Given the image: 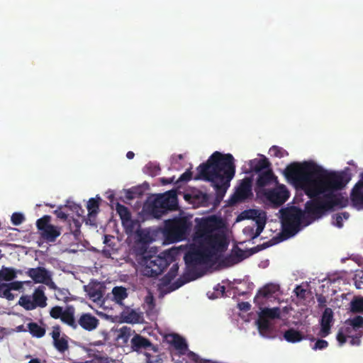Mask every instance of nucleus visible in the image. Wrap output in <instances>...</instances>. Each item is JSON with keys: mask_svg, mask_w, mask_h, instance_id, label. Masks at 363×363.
Here are the masks:
<instances>
[{"mask_svg": "<svg viewBox=\"0 0 363 363\" xmlns=\"http://www.w3.org/2000/svg\"><path fill=\"white\" fill-rule=\"evenodd\" d=\"M284 172L300 194L294 197V203L303 201L302 193L309 199L303 210L296 206L281 210L282 233L289 238L318 219V164L313 162H294Z\"/></svg>", "mask_w": 363, "mask_h": 363, "instance_id": "obj_1", "label": "nucleus"}, {"mask_svg": "<svg viewBox=\"0 0 363 363\" xmlns=\"http://www.w3.org/2000/svg\"><path fill=\"white\" fill-rule=\"evenodd\" d=\"M198 174L194 179H202L210 182L214 187L216 200L219 203L223 199L230 182L235 174V164L233 156L230 154H222L214 152L206 162L198 167Z\"/></svg>", "mask_w": 363, "mask_h": 363, "instance_id": "obj_2", "label": "nucleus"}, {"mask_svg": "<svg viewBox=\"0 0 363 363\" xmlns=\"http://www.w3.org/2000/svg\"><path fill=\"white\" fill-rule=\"evenodd\" d=\"M352 176L349 169L340 172L329 171L319 165V218L327 211L344 208L347 198L335 191L343 189Z\"/></svg>", "mask_w": 363, "mask_h": 363, "instance_id": "obj_3", "label": "nucleus"}, {"mask_svg": "<svg viewBox=\"0 0 363 363\" xmlns=\"http://www.w3.org/2000/svg\"><path fill=\"white\" fill-rule=\"evenodd\" d=\"M143 272L144 276L155 278L162 274L166 268L171 265L169 271L160 280L159 289H163V287H168L166 293H169V284L171 281L177 277L179 271V264L175 262V257L170 251H164L158 255H150L148 257H144L143 262Z\"/></svg>", "mask_w": 363, "mask_h": 363, "instance_id": "obj_4", "label": "nucleus"}, {"mask_svg": "<svg viewBox=\"0 0 363 363\" xmlns=\"http://www.w3.org/2000/svg\"><path fill=\"white\" fill-rule=\"evenodd\" d=\"M212 257L210 251L203 245L198 244L196 247H193L184 255V261L188 272L171 284L168 292L173 291L186 283L197 278L198 276L194 273L195 267L199 264L207 263Z\"/></svg>", "mask_w": 363, "mask_h": 363, "instance_id": "obj_5", "label": "nucleus"}, {"mask_svg": "<svg viewBox=\"0 0 363 363\" xmlns=\"http://www.w3.org/2000/svg\"><path fill=\"white\" fill-rule=\"evenodd\" d=\"M192 226L191 221L186 217H177L165 220L164 235L171 242L186 239Z\"/></svg>", "mask_w": 363, "mask_h": 363, "instance_id": "obj_6", "label": "nucleus"}, {"mask_svg": "<svg viewBox=\"0 0 363 363\" xmlns=\"http://www.w3.org/2000/svg\"><path fill=\"white\" fill-rule=\"evenodd\" d=\"M45 286L36 288L32 296L23 295L18 300V304L26 311H32L38 307L45 308L47 306V297L45 294Z\"/></svg>", "mask_w": 363, "mask_h": 363, "instance_id": "obj_7", "label": "nucleus"}, {"mask_svg": "<svg viewBox=\"0 0 363 363\" xmlns=\"http://www.w3.org/2000/svg\"><path fill=\"white\" fill-rule=\"evenodd\" d=\"M220 220L216 216L201 218L196 225L194 240L197 242L218 232Z\"/></svg>", "mask_w": 363, "mask_h": 363, "instance_id": "obj_8", "label": "nucleus"}, {"mask_svg": "<svg viewBox=\"0 0 363 363\" xmlns=\"http://www.w3.org/2000/svg\"><path fill=\"white\" fill-rule=\"evenodd\" d=\"M196 243L203 245L205 247L210 251L212 256L216 255L218 252L225 251L228 246L225 235L223 233L219 231L207 236Z\"/></svg>", "mask_w": 363, "mask_h": 363, "instance_id": "obj_9", "label": "nucleus"}, {"mask_svg": "<svg viewBox=\"0 0 363 363\" xmlns=\"http://www.w3.org/2000/svg\"><path fill=\"white\" fill-rule=\"evenodd\" d=\"M339 281L336 274H330L320 279L319 288L321 289V293L319 294V308L324 307L328 300H331L332 296L336 293L335 284Z\"/></svg>", "mask_w": 363, "mask_h": 363, "instance_id": "obj_10", "label": "nucleus"}, {"mask_svg": "<svg viewBox=\"0 0 363 363\" xmlns=\"http://www.w3.org/2000/svg\"><path fill=\"white\" fill-rule=\"evenodd\" d=\"M50 216H44L37 220L36 226L44 240L53 242L61 235V228L50 224Z\"/></svg>", "mask_w": 363, "mask_h": 363, "instance_id": "obj_11", "label": "nucleus"}, {"mask_svg": "<svg viewBox=\"0 0 363 363\" xmlns=\"http://www.w3.org/2000/svg\"><path fill=\"white\" fill-rule=\"evenodd\" d=\"M274 243L272 242V240L264 242L262 245H258L256 247H254L251 249V253L249 254L247 252L244 251L243 250L237 247L235 250H233L231 253V255L228 257H226L225 258V262L228 265H233L235 264H238L249 257L251 254L256 253L260 250H262L264 249H266L272 245H273Z\"/></svg>", "mask_w": 363, "mask_h": 363, "instance_id": "obj_12", "label": "nucleus"}, {"mask_svg": "<svg viewBox=\"0 0 363 363\" xmlns=\"http://www.w3.org/2000/svg\"><path fill=\"white\" fill-rule=\"evenodd\" d=\"M252 177H245L241 180L235 194L231 198L233 203L242 201L252 196Z\"/></svg>", "mask_w": 363, "mask_h": 363, "instance_id": "obj_13", "label": "nucleus"}, {"mask_svg": "<svg viewBox=\"0 0 363 363\" xmlns=\"http://www.w3.org/2000/svg\"><path fill=\"white\" fill-rule=\"evenodd\" d=\"M130 348L132 351L142 352L143 351L158 352V347L152 342L140 334H135L130 340Z\"/></svg>", "mask_w": 363, "mask_h": 363, "instance_id": "obj_14", "label": "nucleus"}, {"mask_svg": "<svg viewBox=\"0 0 363 363\" xmlns=\"http://www.w3.org/2000/svg\"><path fill=\"white\" fill-rule=\"evenodd\" d=\"M289 197V191L284 185L279 186L267 193V199L278 206L282 205Z\"/></svg>", "mask_w": 363, "mask_h": 363, "instance_id": "obj_15", "label": "nucleus"}, {"mask_svg": "<svg viewBox=\"0 0 363 363\" xmlns=\"http://www.w3.org/2000/svg\"><path fill=\"white\" fill-rule=\"evenodd\" d=\"M26 274L30 277L35 283H47L51 279V273L45 267H38L35 268H29Z\"/></svg>", "mask_w": 363, "mask_h": 363, "instance_id": "obj_16", "label": "nucleus"}, {"mask_svg": "<svg viewBox=\"0 0 363 363\" xmlns=\"http://www.w3.org/2000/svg\"><path fill=\"white\" fill-rule=\"evenodd\" d=\"M184 199L186 201L197 206H208L210 203L211 196L199 191L191 194H186Z\"/></svg>", "mask_w": 363, "mask_h": 363, "instance_id": "obj_17", "label": "nucleus"}, {"mask_svg": "<svg viewBox=\"0 0 363 363\" xmlns=\"http://www.w3.org/2000/svg\"><path fill=\"white\" fill-rule=\"evenodd\" d=\"M333 311L330 308H326L323 313L320 320L319 335L325 337L330 333V328L333 323Z\"/></svg>", "mask_w": 363, "mask_h": 363, "instance_id": "obj_18", "label": "nucleus"}, {"mask_svg": "<svg viewBox=\"0 0 363 363\" xmlns=\"http://www.w3.org/2000/svg\"><path fill=\"white\" fill-rule=\"evenodd\" d=\"M77 327L80 326L85 330L92 331L95 330L99 324V319L89 313H82L77 320Z\"/></svg>", "mask_w": 363, "mask_h": 363, "instance_id": "obj_19", "label": "nucleus"}, {"mask_svg": "<svg viewBox=\"0 0 363 363\" xmlns=\"http://www.w3.org/2000/svg\"><path fill=\"white\" fill-rule=\"evenodd\" d=\"M60 327L59 325L54 326L51 333L53 339L55 347L60 352H65L69 347L67 337H60Z\"/></svg>", "mask_w": 363, "mask_h": 363, "instance_id": "obj_20", "label": "nucleus"}, {"mask_svg": "<svg viewBox=\"0 0 363 363\" xmlns=\"http://www.w3.org/2000/svg\"><path fill=\"white\" fill-rule=\"evenodd\" d=\"M160 208L168 211H173L177 208V201L176 196H167L165 195L158 196L153 201Z\"/></svg>", "mask_w": 363, "mask_h": 363, "instance_id": "obj_21", "label": "nucleus"}, {"mask_svg": "<svg viewBox=\"0 0 363 363\" xmlns=\"http://www.w3.org/2000/svg\"><path fill=\"white\" fill-rule=\"evenodd\" d=\"M274 179V175L272 169H267L258 173L255 190L257 191H261L263 188L272 184Z\"/></svg>", "mask_w": 363, "mask_h": 363, "instance_id": "obj_22", "label": "nucleus"}, {"mask_svg": "<svg viewBox=\"0 0 363 363\" xmlns=\"http://www.w3.org/2000/svg\"><path fill=\"white\" fill-rule=\"evenodd\" d=\"M350 199L352 205L357 209H363V185L362 183H357L353 187Z\"/></svg>", "mask_w": 363, "mask_h": 363, "instance_id": "obj_23", "label": "nucleus"}, {"mask_svg": "<svg viewBox=\"0 0 363 363\" xmlns=\"http://www.w3.org/2000/svg\"><path fill=\"white\" fill-rule=\"evenodd\" d=\"M75 309L72 306H67L64 310L61 321L74 330L77 328V320L74 317Z\"/></svg>", "mask_w": 363, "mask_h": 363, "instance_id": "obj_24", "label": "nucleus"}, {"mask_svg": "<svg viewBox=\"0 0 363 363\" xmlns=\"http://www.w3.org/2000/svg\"><path fill=\"white\" fill-rule=\"evenodd\" d=\"M248 164L251 172L260 173L263 172L262 170L269 169L271 164L268 159L263 156L262 159H253L250 160Z\"/></svg>", "mask_w": 363, "mask_h": 363, "instance_id": "obj_25", "label": "nucleus"}, {"mask_svg": "<svg viewBox=\"0 0 363 363\" xmlns=\"http://www.w3.org/2000/svg\"><path fill=\"white\" fill-rule=\"evenodd\" d=\"M149 245L147 243L140 242L135 240V243L133 247L134 254L136 257L140 259V262H143L144 260V257H148L150 255H149L148 248Z\"/></svg>", "mask_w": 363, "mask_h": 363, "instance_id": "obj_26", "label": "nucleus"}, {"mask_svg": "<svg viewBox=\"0 0 363 363\" xmlns=\"http://www.w3.org/2000/svg\"><path fill=\"white\" fill-rule=\"evenodd\" d=\"M172 340L169 342L181 354H184L188 349L187 343L184 338L178 334L171 335Z\"/></svg>", "mask_w": 363, "mask_h": 363, "instance_id": "obj_27", "label": "nucleus"}, {"mask_svg": "<svg viewBox=\"0 0 363 363\" xmlns=\"http://www.w3.org/2000/svg\"><path fill=\"white\" fill-rule=\"evenodd\" d=\"M279 286L277 284H266L263 288L259 290L256 297L255 299H256L258 297H264L267 298L269 297L274 294H275L277 291H279Z\"/></svg>", "mask_w": 363, "mask_h": 363, "instance_id": "obj_28", "label": "nucleus"}, {"mask_svg": "<svg viewBox=\"0 0 363 363\" xmlns=\"http://www.w3.org/2000/svg\"><path fill=\"white\" fill-rule=\"evenodd\" d=\"M17 272L12 267H2L0 269V283L11 281L16 278Z\"/></svg>", "mask_w": 363, "mask_h": 363, "instance_id": "obj_29", "label": "nucleus"}, {"mask_svg": "<svg viewBox=\"0 0 363 363\" xmlns=\"http://www.w3.org/2000/svg\"><path fill=\"white\" fill-rule=\"evenodd\" d=\"M116 213L120 216L122 224L130 222L131 213L128 207L125 206L123 204H121L120 203H117L116 204Z\"/></svg>", "mask_w": 363, "mask_h": 363, "instance_id": "obj_30", "label": "nucleus"}, {"mask_svg": "<svg viewBox=\"0 0 363 363\" xmlns=\"http://www.w3.org/2000/svg\"><path fill=\"white\" fill-rule=\"evenodd\" d=\"M137 334L135 331L128 326H123L118 330L117 338L121 340L123 343L127 344L130 337H133L134 335Z\"/></svg>", "mask_w": 363, "mask_h": 363, "instance_id": "obj_31", "label": "nucleus"}, {"mask_svg": "<svg viewBox=\"0 0 363 363\" xmlns=\"http://www.w3.org/2000/svg\"><path fill=\"white\" fill-rule=\"evenodd\" d=\"M101 199L99 197L91 198L86 205V208L89 212V216L90 218L95 217L96 214L99 211V201Z\"/></svg>", "mask_w": 363, "mask_h": 363, "instance_id": "obj_32", "label": "nucleus"}, {"mask_svg": "<svg viewBox=\"0 0 363 363\" xmlns=\"http://www.w3.org/2000/svg\"><path fill=\"white\" fill-rule=\"evenodd\" d=\"M28 329L29 333L35 337L40 338L45 334V328L41 327L38 323L31 322L28 324Z\"/></svg>", "mask_w": 363, "mask_h": 363, "instance_id": "obj_33", "label": "nucleus"}, {"mask_svg": "<svg viewBox=\"0 0 363 363\" xmlns=\"http://www.w3.org/2000/svg\"><path fill=\"white\" fill-rule=\"evenodd\" d=\"M135 241L150 244L152 239L147 230L138 228L135 230Z\"/></svg>", "mask_w": 363, "mask_h": 363, "instance_id": "obj_34", "label": "nucleus"}, {"mask_svg": "<svg viewBox=\"0 0 363 363\" xmlns=\"http://www.w3.org/2000/svg\"><path fill=\"white\" fill-rule=\"evenodd\" d=\"M284 338L289 342H297L302 340L303 336L301 333L294 329L287 330L284 335Z\"/></svg>", "mask_w": 363, "mask_h": 363, "instance_id": "obj_35", "label": "nucleus"}, {"mask_svg": "<svg viewBox=\"0 0 363 363\" xmlns=\"http://www.w3.org/2000/svg\"><path fill=\"white\" fill-rule=\"evenodd\" d=\"M112 294L116 303H121L128 296L127 290L123 286H115L112 290Z\"/></svg>", "mask_w": 363, "mask_h": 363, "instance_id": "obj_36", "label": "nucleus"}, {"mask_svg": "<svg viewBox=\"0 0 363 363\" xmlns=\"http://www.w3.org/2000/svg\"><path fill=\"white\" fill-rule=\"evenodd\" d=\"M262 315L268 319H275L280 318V308L278 307L268 308H263L260 313Z\"/></svg>", "mask_w": 363, "mask_h": 363, "instance_id": "obj_37", "label": "nucleus"}, {"mask_svg": "<svg viewBox=\"0 0 363 363\" xmlns=\"http://www.w3.org/2000/svg\"><path fill=\"white\" fill-rule=\"evenodd\" d=\"M350 305L352 313H363V297H354Z\"/></svg>", "mask_w": 363, "mask_h": 363, "instance_id": "obj_38", "label": "nucleus"}, {"mask_svg": "<svg viewBox=\"0 0 363 363\" xmlns=\"http://www.w3.org/2000/svg\"><path fill=\"white\" fill-rule=\"evenodd\" d=\"M11 291L7 283H0V297L6 298L8 301H13L15 296Z\"/></svg>", "mask_w": 363, "mask_h": 363, "instance_id": "obj_39", "label": "nucleus"}, {"mask_svg": "<svg viewBox=\"0 0 363 363\" xmlns=\"http://www.w3.org/2000/svg\"><path fill=\"white\" fill-rule=\"evenodd\" d=\"M264 225H265V222H262V221H260V220H257V228H256V230H255V232H254V228H245L244 229V231L245 232H247V231H250L252 233V239H255L257 237L259 236V235L261 234V233L262 232V230H264Z\"/></svg>", "mask_w": 363, "mask_h": 363, "instance_id": "obj_40", "label": "nucleus"}, {"mask_svg": "<svg viewBox=\"0 0 363 363\" xmlns=\"http://www.w3.org/2000/svg\"><path fill=\"white\" fill-rule=\"evenodd\" d=\"M269 154L271 156L279 158H282L289 155L286 150L277 145H274L269 149Z\"/></svg>", "mask_w": 363, "mask_h": 363, "instance_id": "obj_41", "label": "nucleus"}, {"mask_svg": "<svg viewBox=\"0 0 363 363\" xmlns=\"http://www.w3.org/2000/svg\"><path fill=\"white\" fill-rule=\"evenodd\" d=\"M257 325L259 330L267 331L269 330L270 323L268 318L260 313L257 320Z\"/></svg>", "mask_w": 363, "mask_h": 363, "instance_id": "obj_42", "label": "nucleus"}, {"mask_svg": "<svg viewBox=\"0 0 363 363\" xmlns=\"http://www.w3.org/2000/svg\"><path fill=\"white\" fill-rule=\"evenodd\" d=\"M69 228L72 233L77 236L80 233L81 223L79 220L72 218L69 220Z\"/></svg>", "mask_w": 363, "mask_h": 363, "instance_id": "obj_43", "label": "nucleus"}, {"mask_svg": "<svg viewBox=\"0 0 363 363\" xmlns=\"http://www.w3.org/2000/svg\"><path fill=\"white\" fill-rule=\"evenodd\" d=\"M64 310L62 306H56L52 307L50 311V315L52 318H62Z\"/></svg>", "mask_w": 363, "mask_h": 363, "instance_id": "obj_44", "label": "nucleus"}, {"mask_svg": "<svg viewBox=\"0 0 363 363\" xmlns=\"http://www.w3.org/2000/svg\"><path fill=\"white\" fill-rule=\"evenodd\" d=\"M294 293L299 300H304L306 298V295L307 294V290L303 288L301 285L297 286L294 290Z\"/></svg>", "mask_w": 363, "mask_h": 363, "instance_id": "obj_45", "label": "nucleus"}, {"mask_svg": "<svg viewBox=\"0 0 363 363\" xmlns=\"http://www.w3.org/2000/svg\"><path fill=\"white\" fill-rule=\"evenodd\" d=\"M151 212L154 217L157 218H161L163 215L167 213V211L160 208V207H159L155 203H152Z\"/></svg>", "mask_w": 363, "mask_h": 363, "instance_id": "obj_46", "label": "nucleus"}, {"mask_svg": "<svg viewBox=\"0 0 363 363\" xmlns=\"http://www.w3.org/2000/svg\"><path fill=\"white\" fill-rule=\"evenodd\" d=\"M354 285L358 289H363V272L360 271L355 274L354 277Z\"/></svg>", "mask_w": 363, "mask_h": 363, "instance_id": "obj_47", "label": "nucleus"}, {"mask_svg": "<svg viewBox=\"0 0 363 363\" xmlns=\"http://www.w3.org/2000/svg\"><path fill=\"white\" fill-rule=\"evenodd\" d=\"M25 220L24 216L21 213H13L11 216V222L14 225L21 224Z\"/></svg>", "mask_w": 363, "mask_h": 363, "instance_id": "obj_48", "label": "nucleus"}, {"mask_svg": "<svg viewBox=\"0 0 363 363\" xmlns=\"http://www.w3.org/2000/svg\"><path fill=\"white\" fill-rule=\"evenodd\" d=\"M192 178V172L190 169H187L185 172H184L179 178L176 182V184L179 182H187L190 181Z\"/></svg>", "mask_w": 363, "mask_h": 363, "instance_id": "obj_49", "label": "nucleus"}, {"mask_svg": "<svg viewBox=\"0 0 363 363\" xmlns=\"http://www.w3.org/2000/svg\"><path fill=\"white\" fill-rule=\"evenodd\" d=\"M351 325L354 328H359L363 327V317L360 315L355 316L350 320Z\"/></svg>", "mask_w": 363, "mask_h": 363, "instance_id": "obj_50", "label": "nucleus"}, {"mask_svg": "<svg viewBox=\"0 0 363 363\" xmlns=\"http://www.w3.org/2000/svg\"><path fill=\"white\" fill-rule=\"evenodd\" d=\"M146 168L149 170L148 173L151 176H156L157 174H159L160 171L159 165L152 163H149L148 164H147Z\"/></svg>", "mask_w": 363, "mask_h": 363, "instance_id": "obj_51", "label": "nucleus"}, {"mask_svg": "<svg viewBox=\"0 0 363 363\" xmlns=\"http://www.w3.org/2000/svg\"><path fill=\"white\" fill-rule=\"evenodd\" d=\"M145 354L147 363H162V359L159 357V355L152 356L148 352H145Z\"/></svg>", "mask_w": 363, "mask_h": 363, "instance_id": "obj_52", "label": "nucleus"}, {"mask_svg": "<svg viewBox=\"0 0 363 363\" xmlns=\"http://www.w3.org/2000/svg\"><path fill=\"white\" fill-rule=\"evenodd\" d=\"M123 225L126 228L127 231H130V233L134 230L136 225L140 227L138 222L135 220H133L131 217L130 222H128L127 223H125V224H123Z\"/></svg>", "mask_w": 363, "mask_h": 363, "instance_id": "obj_53", "label": "nucleus"}, {"mask_svg": "<svg viewBox=\"0 0 363 363\" xmlns=\"http://www.w3.org/2000/svg\"><path fill=\"white\" fill-rule=\"evenodd\" d=\"M11 290L18 291L23 286V281H16L10 283H7Z\"/></svg>", "mask_w": 363, "mask_h": 363, "instance_id": "obj_54", "label": "nucleus"}, {"mask_svg": "<svg viewBox=\"0 0 363 363\" xmlns=\"http://www.w3.org/2000/svg\"><path fill=\"white\" fill-rule=\"evenodd\" d=\"M68 294H69V291L67 289H60V288L57 289V298L59 300H62V299L67 298Z\"/></svg>", "mask_w": 363, "mask_h": 363, "instance_id": "obj_55", "label": "nucleus"}, {"mask_svg": "<svg viewBox=\"0 0 363 363\" xmlns=\"http://www.w3.org/2000/svg\"><path fill=\"white\" fill-rule=\"evenodd\" d=\"M337 340L340 345H342L346 342L347 337L342 330H339L338 333L337 334Z\"/></svg>", "mask_w": 363, "mask_h": 363, "instance_id": "obj_56", "label": "nucleus"}, {"mask_svg": "<svg viewBox=\"0 0 363 363\" xmlns=\"http://www.w3.org/2000/svg\"><path fill=\"white\" fill-rule=\"evenodd\" d=\"M54 213L56 215V216L63 220H66L68 218V216L66 213L62 211L60 208H58L54 211Z\"/></svg>", "mask_w": 363, "mask_h": 363, "instance_id": "obj_57", "label": "nucleus"}, {"mask_svg": "<svg viewBox=\"0 0 363 363\" xmlns=\"http://www.w3.org/2000/svg\"><path fill=\"white\" fill-rule=\"evenodd\" d=\"M238 308L240 311L247 312L250 309L251 305L248 302L242 301L238 303Z\"/></svg>", "mask_w": 363, "mask_h": 363, "instance_id": "obj_58", "label": "nucleus"}, {"mask_svg": "<svg viewBox=\"0 0 363 363\" xmlns=\"http://www.w3.org/2000/svg\"><path fill=\"white\" fill-rule=\"evenodd\" d=\"M135 316H137V313L134 311H132L126 318L125 322L127 323H133L136 322L137 319L135 318Z\"/></svg>", "mask_w": 363, "mask_h": 363, "instance_id": "obj_59", "label": "nucleus"}, {"mask_svg": "<svg viewBox=\"0 0 363 363\" xmlns=\"http://www.w3.org/2000/svg\"><path fill=\"white\" fill-rule=\"evenodd\" d=\"M342 216L340 214H336L335 215V225L338 228H342L343 226V223H342Z\"/></svg>", "mask_w": 363, "mask_h": 363, "instance_id": "obj_60", "label": "nucleus"}, {"mask_svg": "<svg viewBox=\"0 0 363 363\" xmlns=\"http://www.w3.org/2000/svg\"><path fill=\"white\" fill-rule=\"evenodd\" d=\"M174 177H172V178H165V177H163L160 179L161 181V183L163 184V185H167V184H172L174 181Z\"/></svg>", "mask_w": 363, "mask_h": 363, "instance_id": "obj_61", "label": "nucleus"}, {"mask_svg": "<svg viewBox=\"0 0 363 363\" xmlns=\"http://www.w3.org/2000/svg\"><path fill=\"white\" fill-rule=\"evenodd\" d=\"M45 284L48 285L50 289H52L57 291V289H60L56 286V284L52 281V279L47 281V283H44Z\"/></svg>", "mask_w": 363, "mask_h": 363, "instance_id": "obj_62", "label": "nucleus"}, {"mask_svg": "<svg viewBox=\"0 0 363 363\" xmlns=\"http://www.w3.org/2000/svg\"><path fill=\"white\" fill-rule=\"evenodd\" d=\"M328 346V343L326 340L319 339V350H323Z\"/></svg>", "mask_w": 363, "mask_h": 363, "instance_id": "obj_63", "label": "nucleus"}, {"mask_svg": "<svg viewBox=\"0 0 363 363\" xmlns=\"http://www.w3.org/2000/svg\"><path fill=\"white\" fill-rule=\"evenodd\" d=\"M350 344L352 345H359L360 344V339L359 337H352L350 340Z\"/></svg>", "mask_w": 363, "mask_h": 363, "instance_id": "obj_64", "label": "nucleus"}]
</instances>
